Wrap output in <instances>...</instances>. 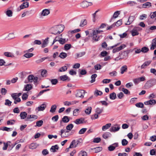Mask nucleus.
Listing matches in <instances>:
<instances>
[{
	"label": "nucleus",
	"instance_id": "nucleus-33",
	"mask_svg": "<svg viewBox=\"0 0 156 156\" xmlns=\"http://www.w3.org/2000/svg\"><path fill=\"white\" fill-rule=\"evenodd\" d=\"M103 111V108H97L95 111L96 113L98 115L101 114Z\"/></svg>",
	"mask_w": 156,
	"mask_h": 156
},
{
	"label": "nucleus",
	"instance_id": "nucleus-26",
	"mask_svg": "<svg viewBox=\"0 0 156 156\" xmlns=\"http://www.w3.org/2000/svg\"><path fill=\"white\" fill-rule=\"evenodd\" d=\"M59 147L57 145H56L55 146H53L51 147L50 149L51 151L52 152H55L56 151V150H58Z\"/></svg>",
	"mask_w": 156,
	"mask_h": 156
},
{
	"label": "nucleus",
	"instance_id": "nucleus-9",
	"mask_svg": "<svg viewBox=\"0 0 156 156\" xmlns=\"http://www.w3.org/2000/svg\"><path fill=\"white\" fill-rule=\"evenodd\" d=\"M85 93V91L81 90L78 91L76 94V97H80L83 98Z\"/></svg>",
	"mask_w": 156,
	"mask_h": 156
},
{
	"label": "nucleus",
	"instance_id": "nucleus-64",
	"mask_svg": "<svg viewBox=\"0 0 156 156\" xmlns=\"http://www.w3.org/2000/svg\"><path fill=\"white\" fill-rule=\"evenodd\" d=\"M94 67L95 69L96 70L100 69L101 68V66L100 64H97L95 65Z\"/></svg>",
	"mask_w": 156,
	"mask_h": 156
},
{
	"label": "nucleus",
	"instance_id": "nucleus-22",
	"mask_svg": "<svg viewBox=\"0 0 156 156\" xmlns=\"http://www.w3.org/2000/svg\"><path fill=\"white\" fill-rule=\"evenodd\" d=\"M49 39V37H47L43 41V42L41 45L42 48H44V47H46L47 46L48 44V39Z\"/></svg>",
	"mask_w": 156,
	"mask_h": 156
},
{
	"label": "nucleus",
	"instance_id": "nucleus-58",
	"mask_svg": "<svg viewBox=\"0 0 156 156\" xmlns=\"http://www.w3.org/2000/svg\"><path fill=\"white\" fill-rule=\"evenodd\" d=\"M87 129L86 128H82L79 132V133L80 134H83L87 130Z\"/></svg>",
	"mask_w": 156,
	"mask_h": 156
},
{
	"label": "nucleus",
	"instance_id": "nucleus-60",
	"mask_svg": "<svg viewBox=\"0 0 156 156\" xmlns=\"http://www.w3.org/2000/svg\"><path fill=\"white\" fill-rule=\"evenodd\" d=\"M28 95L26 93H24L22 95V98L23 100H25L28 98Z\"/></svg>",
	"mask_w": 156,
	"mask_h": 156
},
{
	"label": "nucleus",
	"instance_id": "nucleus-29",
	"mask_svg": "<svg viewBox=\"0 0 156 156\" xmlns=\"http://www.w3.org/2000/svg\"><path fill=\"white\" fill-rule=\"evenodd\" d=\"M111 126V124L110 123L107 124L105 125L104 126L102 127V130L103 131H105L106 129H108L110 128Z\"/></svg>",
	"mask_w": 156,
	"mask_h": 156
},
{
	"label": "nucleus",
	"instance_id": "nucleus-45",
	"mask_svg": "<svg viewBox=\"0 0 156 156\" xmlns=\"http://www.w3.org/2000/svg\"><path fill=\"white\" fill-rule=\"evenodd\" d=\"M5 105L6 106H10L11 105V104L12 103V101H10L9 99H7L5 100Z\"/></svg>",
	"mask_w": 156,
	"mask_h": 156
},
{
	"label": "nucleus",
	"instance_id": "nucleus-5",
	"mask_svg": "<svg viewBox=\"0 0 156 156\" xmlns=\"http://www.w3.org/2000/svg\"><path fill=\"white\" fill-rule=\"evenodd\" d=\"M69 131L62 129L61 130V136L62 138H65L67 137L69 135L68 134Z\"/></svg>",
	"mask_w": 156,
	"mask_h": 156
},
{
	"label": "nucleus",
	"instance_id": "nucleus-37",
	"mask_svg": "<svg viewBox=\"0 0 156 156\" xmlns=\"http://www.w3.org/2000/svg\"><path fill=\"white\" fill-rule=\"evenodd\" d=\"M57 106L55 105H52L51 107L50 112L51 113L54 112L56 109Z\"/></svg>",
	"mask_w": 156,
	"mask_h": 156
},
{
	"label": "nucleus",
	"instance_id": "nucleus-11",
	"mask_svg": "<svg viewBox=\"0 0 156 156\" xmlns=\"http://www.w3.org/2000/svg\"><path fill=\"white\" fill-rule=\"evenodd\" d=\"M92 5V2H88L87 1H83L81 3V6L83 8H87L89 5Z\"/></svg>",
	"mask_w": 156,
	"mask_h": 156
},
{
	"label": "nucleus",
	"instance_id": "nucleus-31",
	"mask_svg": "<svg viewBox=\"0 0 156 156\" xmlns=\"http://www.w3.org/2000/svg\"><path fill=\"white\" fill-rule=\"evenodd\" d=\"M43 123V121L42 120H40L37 121L36 122L35 127H40L41 126Z\"/></svg>",
	"mask_w": 156,
	"mask_h": 156
},
{
	"label": "nucleus",
	"instance_id": "nucleus-53",
	"mask_svg": "<svg viewBox=\"0 0 156 156\" xmlns=\"http://www.w3.org/2000/svg\"><path fill=\"white\" fill-rule=\"evenodd\" d=\"M50 81L52 85H56L58 83V80L56 79H51Z\"/></svg>",
	"mask_w": 156,
	"mask_h": 156
},
{
	"label": "nucleus",
	"instance_id": "nucleus-50",
	"mask_svg": "<svg viewBox=\"0 0 156 156\" xmlns=\"http://www.w3.org/2000/svg\"><path fill=\"white\" fill-rule=\"evenodd\" d=\"M37 147L36 144L34 143H32L29 146V148L31 149H34Z\"/></svg>",
	"mask_w": 156,
	"mask_h": 156
},
{
	"label": "nucleus",
	"instance_id": "nucleus-23",
	"mask_svg": "<svg viewBox=\"0 0 156 156\" xmlns=\"http://www.w3.org/2000/svg\"><path fill=\"white\" fill-rule=\"evenodd\" d=\"M32 88V86L30 84H27L25 85L24 90L26 91H28L30 90Z\"/></svg>",
	"mask_w": 156,
	"mask_h": 156
},
{
	"label": "nucleus",
	"instance_id": "nucleus-14",
	"mask_svg": "<svg viewBox=\"0 0 156 156\" xmlns=\"http://www.w3.org/2000/svg\"><path fill=\"white\" fill-rule=\"evenodd\" d=\"M156 48V37L153 39L152 42L150 47L151 50H153Z\"/></svg>",
	"mask_w": 156,
	"mask_h": 156
},
{
	"label": "nucleus",
	"instance_id": "nucleus-38",
	"mask_svg": "<svg viewBox=\"0 0 156 156\" xmlns=\"http://www.w3.org/2000/svg\"><path fill=\"white\" fill-rule=\"evenodd\" d=\"M87 152L83 151H80L78 154V156H87Z\"/></svg>",
	"mask_w": 156,
	"mask_h": 156
},
{
	"label": "nucleus",
	"instance_id": "nucleus-34",
	"mask_svg": "<svg viewBox=\"0 0 156 156\" xmlns=\"http://www.w3.org/2000/svg\"><path fill=\"white\" fill-rule=\"evenodd\" d=\"M62 34H61L60 36H56L54 39L53 43L51 45H53L56 41H58L59 42V40L61 39V38L60 36H62Z\"/></svg>",
	"mask_w": 156,
	"mask_h": 156
},
{
	"label": "nucleus",
	"instance_id": "nucleus-1",
	"mask_svg": "<svg viewBox=\"0 0 156 156\" xmlns=\"http://www.w3.org/2000/svg\"><path fill=\"white\" fill-rule=\"evenodd\" d=\"M63 30L64 27L62 25H56L51 28V34L55 35L59 34L62 32Z\"/></svg>",
	"mask_w": 156,
	"mask_h": 156
},
{
	"label": "nucleus",
	"instance_id": "nucleus-40",
	"mask_svg": "<svg viewBox=\"0 0 156 156\" xmlns=\"http://www.w3.org/2000/svg\"><path fill=\"white\" fill-rule=\"evenodd\" d=\"M34 55V54L32 53H26L23 55V56L27 58H30L32 57Z\"/></svg>",
	"mask_w": 156,
	"mask_h": 156
},
{
	"label": "nucleus",
	"instance_id": "nucleus-32",
	"mask_svg": "<svg viewBox=\"0 0 156 156\" xmlns=\"http://www.w3.org/2000/svg\"><path fill=\"white\" fill-rule=\"evenodd\" d=\"M111 134L110 133L108 132H106L103 134L102 136L105 139L108 138L111 135Z\"/></svg>",
	"mask_w": 156,
	"mask_h": 156
},
{
	"label": "nucleus",
	"instance_id": "nucleus-57",
	"mask_svg": "<svg viewBox=\"0 0 156 156\" xmlns=\"http://www.w3.org/2000/svg\"><path fill=\"white\" fill-rule=\"evenodd\" d=\"M122 20H118L115 24V26L117 27H119L122 24Z\"/></svg>",
	"mask_w": 156,
	"mask_h": 156
},
{
	"label": "nucleus",
	"instance_id": "nucleus-15",
	"mask_svg": "<svg viewBox=\"0 0 156 156\" xmlns=\"http://www.w3.org/2000/svg\"><path fill=\"white\" fill-rule=\"evenodd\" d=\"M135 17L133 16H130L129 18L128 21L126 24V25H129L132 23L135 20Z\"/></svg>",
	"mask_w": 156,
	"mask_h": 156
},
{
	"label": "nucleus",
	"instance_id": "nucleus-27",
	"mask_svg": "<svg viewBox=\"0 0 156 156\" xmlns=\"http://www.w3.org/2000/svg\"><path fill=\"white\" fill-rule=\"evenodd\" d=\"M87 21L86 19H83L81 21L80 26V27H83L87 25Z\"/></svg>",
	"mask_w": 156,
	"mask_h": 156
},
{
	"label": "nucleus",
	"instance_id": "nucleus-18",
	"mask_svg": "<svg viewBox=\"0 0 156 156\" xmlns=\"http://www.w3.org/2000/svg\"><path fill=\"white\" fill-rule=\"evenodd\" d=\"M127 67L126 65H124L122 66L120 69L121 73L123 74L125 72H126L127 71Z\"/></svg>",
	"mask_w": 156,
	"mask_h": 156
},
{
	"label": "nucleus",
	"instance_id": "nucleus-55",
	"mask_svg": "<svg viewBox=\"0 0 156 156\" xmlns=\"http://www.w3.org/2000/svg\"><path fill=\"white\" fill-rule=\"evenodd\" d=\"M71 46L70 44H66L64 46L65 50H67L71 48Z\"/></svg>",
	"mask_w": 156,
	"mask_h": 156
},
{
	"label": "nucleus",
	"instance_id": "nucleus-54",
	"mask_svg": "<svg viewBox=\"0 0 156 156\" xmlns=\"http://www.w3.org/2000/svg\"><path fill=\"white\" fill-rule=\"evenodd\" d=\"M34 77V76L33 75H29L27 77V79L29 82H33Z\"/></svg>",
	"mask_w": 156,
	"mask_h": 156
},
{
	"label": "nucleus",
	"instance_id": "nucleus-8",
	"mask_svg": "<svg viewBox=\"0 0 156 156\" xmlns=\"http://www.w3.org/2000/svg\"><path fill=\"white\" fill-rule=\"evenodd\" d=\"M37 116L34 115H28L25 120L26 121H32L37 119Z\"/></svg>",
	"mask_w": 156,
	"mask_h": 156
},
{
	"label": "nucleus",
	"instance_id": "nucleus-4",
	"mask_svg": "<svg viewBox=\"0 0 156 156\" xmlns=\"http://www.w3.org/2000/svg\"><path fill=\"white\" fill-rule=\"evenodd\" d=\"M93 40L95 41H97L99 40V36H98V34L97 31L96 30H94L93 32Z\"/></svg>",
	"mask_w": 156,
	"mask_h": 156
},
{
	"label": "nucleus",
	"instance_id": "nucleus-30",
	"mask_svg": "<svg viewBox=\"0 0 156 156\" xmlns=\"http://www.w3.org/2000/svg\"><path fill=\"white\" fill-rule=\"evenodd\" d=\"M4 55L7 57H9L13 58L14 57V55L11 52H5L4 53Z\"/></svg>",
	"mask_w": 156,
	"mask_h": 156
},
{
	"label": "nucleus",
	"instance_id": "nucleus-43",
	"mask_svg": "<svg viewBox=\"0 0 156 156\" xmlns=\"http://www.w3.org/2000/svg\"><path fill=\"white\" fill-rule=\"evenodd\" d=\"M85 54V52H82L78 53H76L75 55L77 58L80 57L84 55Z\"/></svg>",
	"mask_w": 156,
	"mask_h": 156
},
{
	"label": "nucleus",
	"instance_id": "nucleus-2",
	"mask_svg": "<svg viewBox=\"0 0 156 156\" xmlns=\"http://www.w3.org/2000/svg\"><path fill=\"white\" fill-rule=\"evenodd\" d=\"M156 83V79H152L147 81L146 83L145 86L147 88H148L154 85Z\"/></svg>",
	"mask_w": 156,
	"mask_h": 156
},
{
	"label": "nucleus",
	"instance_id": "nucleus-56",
	"mask_svg": "<svg viewBox=\"0 0 156 156\" xmlns=\"http://www.w3.org/2000/svg\"><path fill=\"white\" fill-rule=\"evenodd\" d=\"M66 42V39L63 38L62 37L61 38V39L59 40V42L62 44H63L65 43Z\"/></svg>",
	"mask_w": 156,
	"mask_h": 156
},
{
	"label": "nucleus",
	"instance_id": "nucleus-28",
	"mask_svg": "<svg viewBox=\"0 0 156 156\" xmlns=\"http://www.w3.org/2000/svg\"><path fill=\"white\" fill-rule=\"evenodd\" d=\"M60 79L62 81H66L67 80H70V79L68 78V76L66 75H64L61 76L60 77Z\"/></svg>",
	"mask_w": 156,
	"mask_h": 156
},
{
	"label": "nucleus",
	"instance_id": "nucleus-51",
	"mask_svg": "<svg viewBox=\"0 0 156 156\" xmlns=\"http://www.w3.org/2000/svg\"><path fill=\"white\" fill-rule=\"evenodd\" d=\"M98 118V114L96 113L95 114L93 115L91 117V119L92 120H94L97 119Z\"/></svg>",
	"mask_w": 156,
	"mask_h": 156
},
{
	"label": "nucleus",
	"instance_id": "nucleus-10",
	"mask_svg": "<svg viewBox=\"0 0 156 156\" xmlns=\"http://www.w3.org/2000/svg\"><path fill=\"white\" fill-rule=\"evenodd\" d=\"M29 6V2H24L20 6V9L18 8V11H20L21 9L27 8Z\"/></svg>",
	"mask_w": 156,
	"mask_h": 156
},
{
	"label": "nucleus",
	"instance_id": "nucleus-44",
	"mask_svg": "<svg viewBox=\"0 0 156 156\" xmlns=\"http://www.w3.org/2000/svg\"><path fill=\"white\" fill-rule=\"evenodd\" d=\"M74 126L72 124H70L66 126V129L67 131H70L73 127Z\"/></svg>",
	"mask_w": 156,
	"mask_h": 156
},
{
	"label": "nucleus",
	"instance_id": "nucleus-36",
	"mask_svg": "<svg viewBox=\"0 0 156 156\" xmlns=\"http://www.w3.org/2000/svg\"><path fill=\"white\" fill-rule=\"evenodd\" d=\"M67 56V54L66 53L62 52L60 54L59 57L61 58L64 59Z\"/></svg>",
	"mask_w": 156,
	"mask_h": 156
},
{
	"label": "nucleus",
	"instance_id": "nucleus-39",
	"mask_svg": "<svg viewBox=\"0 0 156 156\" xmlns=\"http://www.w3.org/2000/svg\"><path fill=\"white\" fill-rule=\"evenodd\" d=\"M97 77V75L94 74L92 75L91 77V80L90 82L91 83H93L95 81V78Z\"/></svg>",
	"mask_w": 156,
	"mask_h": 156
},
{
	"label": "nucleus",
	"instance_id": "nucleus-24",
	"mask_svg": "<svg viewBox=\"0 0 156 156\" xmlns=\"http://www.w3.org/2000/svg\"><path fill=\"white\" fill-rule=\"evenodd\" d=\"M91 149L94 150V153H97L102 151V147H98L93 148H91Z\"/></svg>",
	"mask_w": 156,
	"mask_h": 156
},
{
	"label": "nucleus",
	"instance_id": "nucleus-21",
	"mask_svg": "<svg viewBox=\"0 0 156 156\" xmlns=\"http://www.w3.org/2000/svg\"><path fill=\"white\" fill-rule=\"evenodd\" d=\"M20 116L21 119H24L27 118V115L25 112H22L20 113Z\"/></svg>",
	"mask_w": 156,
	"mask_h": 156
},
{
	"label": "nucleus",
	"instance_id": "nucleus-63",
	"mask_svg": "<svg viewBox=\"0 0 156 156\" xmlns=\"http://www.w3.org/2000/svg\"><path fill=\"white\" fill-rule=\"evenodd\" d=\"M128 141L125 139H123L122 141V144L123 146H126L128 144Z\"/></svg>",
	"mask_w": 156,
	"mask_h": 156
},
{
	"label": "nucleus",
	"instance_id": "nucleus-62",
	"mask_svg": "<svg viewBox=\"0 0 156 156\" xmlns=\"http://www.w3.org/2000/svg\"><path fill=\"white\" fill-rule=\"evenodd\" d=\"M122 91L126 94H130V92L127 89L123 88L122 90Z\"/></svg>",
	"mask_w": 156,
	"mask_h": 156
},
{
	"label": "nucleus",
	"instance_id": "nucleus-25",
	"mask_svg": "<svg viewBox=\"0 0 156 156\" xmlns=\"http://www.w3.org/2000/svg\"><path fill=\"white\" fill-rule=\"evenodd\" d=\"M78 102V101H73L72 102H69L66 101L64 102V104L65 105L69 106L71 105H73L74 104H76V103Z\"/></svg>",
	"mask_w": 156,
	"mask_h": 156
},
{
	"label": "nucleus",
	"instance_id": "nucleus-6",
	"mask_svg": "<svg viewBox=\"0 0 156 156\" xmlns=\"http://www.w3.org/2000/svg\"><path fill=\"white\" fill-rule=\"evenodd\" d=\"M126 47V46L124 44H122L119 47L114 48L112 50V52L114 53L116 52H119L120 50Z\"/></svg>",
	"mask_w": 156,
	"mask_h": 156
},
{
	"label": "nucleus",
	"instance_id": "nucleus-49",
	"mask_svg": "<svg viewBox=\"0 0 156 156\" xmlns=\"http://www.w3.org/2000/svg\"><path fill=\"white\" fill-rule=\"evenodd\" d=\"M131 34L133 36H135L138 35L139 33L136 30L133 29L131 31Z\"/></svg>",
	"mask_w": 156,
	"mask_h": 156
},
{
	"label": "nucleus",
	"instance_id": "nucleus-13",
	"mask_svg": "<svg viewBox=\"0 0 156 156\" xmlns=\"http://www.w3.org/2000/svg\"><path fill=\"white\" fill-rule=\"evenodd\" d=\"M69 119L68 116H64L62 119V120L60 121V124L61 126L62 122L67 123L69 121Z\"/></svg>",
	"mask_w": 156,
	"mask_h": 156
},
{
	"label": "nucleus",
	"instance_id": "nucleus-12",
	"mask_svg": "<svg viewBox=\"0 0 156 156\" xmlns=\"http://www.w3.org/2000/svg\"><path fill=\"white\" fill-rule=\"evenodd\" d=\"M151 61L148 60L146 61L140 66L141 69L145 68L146 67L148 66L151 63Z\"/></svg>",
	"mask_w": 156,
	"mask_h": 156
},
{
	"label": "nucleus",
	"instance_id": "nucleus-61",
	"mask_svg": "<svg viewBox=\"0 0 156 156\" xmlns=\"http://www.w3.org/2000/svg\"><path fill=\"white\" fill-rule=\"evenodd\" d=\"M141 52L144 53H146L149 51V49L148 48L146 47H144L141 48Z\"/></svg>",
	"mask_w": 156,
	"mask_h": 156
},
{
	"label": "nucleus",
	"instance_id": "nucleus-19",
	"mask_svg": "<svg viewBox=\"0 0 156 156\" xmlns=\"http://www.w3.org/2000/svg\"><path fill=\"white\" fill-rule=\"evenodd\" d=\"M68 65V64H66L65 66L60 68L58 70V72H62L66 71L67 69L68 68L66 66Z\"/></svg>",
	"mask_w": 156,
	"mask_h": 156
},
{
	"label": "nucleus",
	"instance_id": "nucleus-48",
	"mask_svg": "<svg viewBox=\"0 0 156 156\" xmlns=\"http://www.w3.org/2000/svg\"><path fill=\"white\" fill-rule=\"evenodd\" d=\"M151 6V3L149 2H147L143 5V7L146 8L147 6L150 7Z\"/></svg>",
	"mask_w": 156,
	"mask_h": 156
},
{
	"label": "nucleus",
	"instance_id": "nucleus-46",
	"mask_svg": "<svg viewBox=\"0 0 156 156\" xmlns=\"http://www.w3.org/2000/svg\"><path fill=\"white\" fill-rule=\"evenodd\" d=\"M135 106L138 108H143L144 107V105L142 102H139L136 103L135 104Z\"/></svg>",
	"mask_w": 156,
	"mask_h": 156
},
{
	"label": "nucleus",
	"instance_id": "nucleus-35",
	"mask_svg": "<svg viewBox=\"0 0 156 156\" xmlns=\"http://www.w3.org/2000/svg\"><path fill=\"white\" fill-rule=\"evenodd\" d=\"M5 13L6 15L8 17H11L12 16V12L10 10H7L5 12Z\"/></svg>",
	"mask_w": 156,
	"mask_h": 156
},
{
	"label": "nucleus",
	"instance_id": "nucleus-17",
	"mask_svg": "<svg viewBox=\"0 0 156 156\" xmlns=\"http://www.w3.org/2000/svg\"><path fill=\"white\" fill-rule=\"evenodd\" d=\"M50 13V11L47 9H45L43 10L41 14V15L45 16H47Z\"/></svg>",
	"mask_w": 156,
	"mask_h": 156
},
{
	"label": "nucleus",
	"instance_id": "nucleus-42",
	"mask_svg": "<svg viewBox=\"0 0 156 156\" xmlns=\"http://www.w3.org/2000/svg\"><path fill=\"white\" fill-rule=\"evenodd\" d=\"M103 94L102 92L101 91L99 90H96L94 92V94L96 96H97L98 95H101Z\"/></svg>",
	"mask_w": 156,
	"mask_h": 156
},
{
	"label": "nucleus",
	"instance_id": "nucleus-52",
	"mask_svg": "<svg viewBox=\"0 0 156 156\" xmlns=\"http://www.w3.org/2000/svg\"><path fill=\"white\" fill-rule=\"evenodd\" d=\"M76 144V140H73L72 141L69 146V148H73L75 145Z\"/></svg>",
	"mask_w": 156,
	"mask_h": 156
},
{
	"label": "nucleus",
	"instance_id": "nucleus-47",
	"mask_svg": "<svg viewBox=\"0 0 156 156\" xmlns=\"http://www.w3.org/2000/svg\"><path fill=\"white\" fill-rule=\"evenodd\" d=\"M92 108L91 107H88L85 110V112L86 114L89 115L90 114Z\"/></svg>",
	"mask_w": 156,
	"mask_h": 156
},
{
	"label": "nucleus",
	"instance_id": "nucleus-3",
	"mask_svg": "<svg viewBox=\"0 0 156 156\" xmlns=\"http://www.w3.org/2000/svg\"><path fill=\"white\" fill-rule=\"evenodd\" d=\"M74 123L77 125L79 124L85 123L87 122V120H85L83 118H81L80 119H77L74 121Z\"/></svg>",
	"mask_w": 156,
	"mask_h": 156
},
{
	"label": "nucleus",
	"instance_id": "nucleus-7",
	"mask_svg": "<svg viewBox=\"0 0 156 156\" xmlns=\"http://www.w3.org/2000/svg\"><path fill=\"white\" fill-rule=\"evenodd\" d=\"M120 129L119 125H116L114 126H112L110 129V131L112 132H115L118 131Z\"/></svg>",
	"mask_w": 156,
	"mask_h": 156
},
{
	"label": "nucleus",
	"instance_id": "nucleus-16",
	"mask_svg": "<svg viewBox=\"0 0 156 156\" xmlns=\"http://www.w3.org/2000/svg\"><path fill=\"white\" fill-rule=\"evenodd\" d=\"M46 106L44 104H42L40 106L38 107L36 109V110L37 109L38 111H43L46 108Z\"/></svg>",
	"mask_w": 156,
	"mask_h": 156
},
{
	"label": "nucleus",
	"instance_id": "nucleus-59",
	"mask_svg": "<svg viewBox=\"0 0 156 156\" xmlns=\"http://www.w3.org/2000/svg\"><path fill=\"white\" fill-rule=\"evenodd\" d=\"M120 14V11H117L115 12L113 15V18H116L118 17Z\"/></svg>",
	"mask_w": 156,
	"mask_h": 156
},
{
	"label": "nucleus",
	"instance_id": "nucleus-20",
	"mask_svg": "<svg viewBox=\"0 0 156 156\" xmlns=\"http://www.w3.org/2000/svg\"><path fill=\"white\" fill-rule=\"evenodd\" d=\"M126 55V53L125 52L121 53L119 56L115 58V61H118L119 60L124 58L125 57V55Z\"/></svg>",
	"mask_w": 156,
	"mask_h": 156
},
{
	"label": "nucleus",
	"instance_id": "nucleus-41",
	"mask_svg": "<svg viewBox=\"0 0 156 156\" xmlns=\"http://www.w3.org/2000/svg\"><path fill=\"white\" fill-rule=\"evenodd\" d=\"M116 97V94L115 92H113L109 95V98L112 100L115 99Z\"/></svg>",
	"mask_w": 156,
	"mask_h": 156
}]
</instances>
